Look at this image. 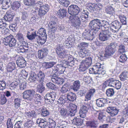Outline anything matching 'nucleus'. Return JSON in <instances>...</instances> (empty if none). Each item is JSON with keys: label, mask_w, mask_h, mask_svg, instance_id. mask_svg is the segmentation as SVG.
<instances>
[{"label": "nucleus", "mask_w": 128, "mask_h": 128, "mask_svg": "<svg viewBox=\"0 0 128 128\" xmlns=\"http://www.w3.org/2000/svg\"><path fill=\"white\" fill-rule=\"evenodd\" d=\"M36 6L40 8L38 9V7L35 8L36 12V11H38V14L40 17L44 16L48 12L49 10V6L48 4H43V3L41 2H38L35 4Z\"/></svg>", "instance_id": "f257e3e1"}, {"label": "nucleus", "mask_w": 128, "mask_h": 128, "mask_svg": "<svg viewBox=\"0 0 128 128\" xmlns=\"http://www.w3.org/2000/svg\"><path fill=\"white\" fill-rule=\"evenodd\" d=\"M103 65L104 64H101L100 63H96L92 68L89 69V73L91 74L104 75L105 73V71L103 70Z\"/></svg>", "instance_id": "f03ea898"}, {"label": "nucleus", "mask_w": 128, "mask_h": 128, "mask_svg": "<svg viewBox=\"0 0 128 128\" xmlns=\"http://www.w3.org/2000/svg\"><path fill=\"white\" fill-rule=\"evenodd\" d=\"M35 93V91L33 89L25 90L22 93L23 98L33 102H34V99L32 96H34Z\"/></svg>", "instance_id": "7ed1b4c3"}, {"label": "nucleus", "mask_w": 128, "mask_h": 128, "mask_svg": "<svg viewBox=\"0 0 128 128\" xmlns=\"http://www.w3.org/2000/svg\"><path fill=\"white\" fill-rule=\"evenodd\" d=\"M56 51L58 56L60 58H64L67 56L66 53L63 48V45L62 44H58L56 46Z\"/></svg>", "instance_id": "20e7f679"}, {"label": "nucleus", "mask_w": 128, "mask_h": 128, "mask_svg": "<svg viewBox=\"0 0 128 128\" xmlns=\"http://www.w3.org/2000/svg\"><path fill=\"white\" fill-rule=\"evenodd\" d=\"M68 12L69 14L72 16H76L80 12V8L76 5H72L68 7Z\"/></svg>", "instance_id": "39448f33"}, {"label": "nucleus", "mask_w": 128, "mask_h": 128, "mask_svg": "<svg viewBox=\"0 0 128 128\" xmlns=\"http://www.w3.org/2000/svg\"><path fill=\"white\" fill-rule=\"evenodd\" d=\"M99 25L98 24H89V26L90 28L92 30H94V31H98L100 28L101 25V28L102 30H108V28L109 27V24H104L103 26L102 24Z\"/></svg>", "instance_id": "423d86ee"}, {"label": "nucleus", "mask_w": 128, "mask_h": 128, "mask_svg": "<svg viewBox=\"0 0 128 128\" xmlns=\"http://www.w3.org/2000/svg\"><path fill=\"white\" fill-rule=\"evenodd\" d=\"M67 107H68V116H74L77 111V106L75 104L70 103Z\"/></svg>", "instance_id": "0eeeda50"}, {"label": "nucleus", "mask_w": 128, "mask_h": 128, "mask_svg": "<svg viewBox=\"0 0 128 128\" xmlns=\"http://www.w3.org/2000/svg\"><path fill=\"white\" fill-rule=\"evenodd\" d=\"M96 34L94 31H91L88 30H86L82 34L83 37L86 40H92L95 36Z\"/></svg>", "instance_id": "6e6552de"}, {"label": "nucleus", "mask_w": 128, "mask_h": 128, "mask_svg": "<svg viewBox=\"0 0 128 128\" xmlns=\"http://www.w3.org/2000/svg\"><path fill=\"white\" fill-rule=\"evenodd\" d=\"M56 96V93L54 92L47 93L44 97L45 100H47L49 104H52L55 100Z\"/></svg>", "instance_id": "1a4fd4ad"}, {"label": "nucleus", "mask_w": 128, "mask_h": 128, "mask_svg": "<svg viewBox=\"0 0 128 128\" xmlns=\"http://www.w3.org/2000/svg\"><path fill=\"white\" fill-rule=\"evenodd\" d=\"M110 32L108 30L102 31L100 32L99 35V39L103 41L107 40L110 37Z\"/></svg>", "instance_id": "9d476101"}, {"label": "nucleus", "mask_w": 128, "mask_h": 128, "mask_svg": "<svg viewBox=\"0 0 128 128\" xmlns=\"http://www.w3.org/2000/svg\"><path fill=\"white\" fill-rule=\"evenodd\" d=\"M106 111L110 115L112 116H114L117 115L119 110L116 107L109 106L107 108Z\"/></svg>", "instance_id": "9b49d317"}, {"label": "nucleus", "mask_w": 128, "mask_h": 128, "mask_svg": "<svg viewBox=\"0 0 128 128\" xmlns=\"http://www.w3.org/2000/svg\"><path fill=\"white\" fill-rule=\"evenodd\" d=\"M54 71L55 74L58 75H59L63 73L65 71L64 68L62 67L61 64H58L54 66Z\"/></svg>", "instance_id": "f8f14e48"}, {"label": "nucleus", "mask_w": 128, "mask_h": 128, "mask_svg": "<svg viewBox=\"0 0 128 128\" xmlns=\"http://www.w3.org/2000/svg\"><path fill=\"white\" fill-rule=\"evenodd\" d=\"M48 50L46 48H44L38 51V56L39 58H43L45 57L48 54Z\"/></svg>", "instance_id": "ddd939ff"}, {"label": "nucleus", "mask_w": 128, "mask_h": 128, "mask_svg": "<svg viewBox=\"0 0 128 128\" xmlns=\"http://www.w3.org/2000/svg\"><path fill=\"white\" fill-rule=\"evenodd\" d=\"M96 101V105L99 107L104 106L105 104L107 102V99L106 98H99Z\"/></svg>", "instance_id": "4468645a"}, {"label": "nucleus", "mask_w": 128, "mask_h": 128, "mask_svg": "<svg viewBox=\"0 0 128 128\" xmlns=\"http://www.w3.org/2000/svg\"><path fill=\"white\" fill-rule=\"evenodd\" d=\"M18 66L21 68L24 67L26 66V62L24 58L22 57H19L16 61Z\"/></svg>", "instance_id": "2eb2a0df"}, {"label": "nucleus", "mask_w": 128, "mask_h": 128, "mask_svg": "<svg viewBox=\"0 0 128 128\" xmlns=\"http://www.w3.org/2000/svg\"><path fill=\"white\" fill-rule=\"evenodd\" d=\"M67 13L66 9L60 8L56 14L60 18L62 19L66 16Z\"/></svg>", "instance_id": "dca6fc26"}, {"label": "nucleus", "mask_w": 128, "mask_h": 128, "mask_svg": "<svg viewBox=\"0 0 128 128\" xmlns=\"http://www.w3.org/2000/svg\"><path fill=\"white\" fill-rule=\"evenodd\" d=\"M14 14L11 11L6 12L4 17L5 20L7 22L11 21L14 16Z\"/></svg>", "instance_id": "f3484780"}, {"label": "nucleus", "mask_w": 128, "mask_h": 128, "mask_svg": "<svg viewBox=\"0 0 128 128\" xmlns=\"http://www.w3.org/2000/svg\"><path fill=\"white\" fill-rule=\"evenodd\" d=\"M116 51L111 48V47L107 46L105 49V53L104 54L105 57L108 58L111 56Z\"/></svg>", "instance_id": "a211bd4d"}, {"label": "nucleus", "mask_w": 128, "mask_h": 128, "mask_svg": "<svg viewBox=\"0 0 128 128\" xmlns=\"http://www.w3.org/2000/svg\"><path fill=\"white\" fill-rule=\"evenodd\" d=\"M95 91L96 90L94 89H91L86 94L85 101H86L90 100L91 98L93 97Z\"/></svg>", "instance_id": "6ab92c4d"}, {"label": "nucleus", "mask_w": 128, "mask_h": 128, "mask_svg": "<svg viewBox=\"0 0 128 128\" xmlns=\"http://www.w3.org/2000/svg\"><path fill=\"white\" fill-rule=\"evenodd\" d=\"M36 123L41 128H44L48 125V122L41 118L38 119L36 120Z\"/></svg>", "instance_id": "aec40b11"}, {"label": "nucleus", "mask_w": 128, "mask_h": 128, "mask_svg": "<svg viewBox=\"0 0 128 128\" xmlns=\"http://www.w3.org/2000/svg\"><path fill=\"white\" fill-rule=\"evenodd\" d=\"M45 76L44 73L41 71H40L38 74L36 80L38 83H43Z\"/></svg>", "instance_id": "412c9836"}, {"label": "nucleus", "mask_w": 128, "mask_h": 128, "mask_svg": "<svg viewBox=\"0 0 128 128\" xmlns=\"http://www.w3.org/2000/svg\"><path fill=\"white\" fill-rule=\"evenodd\" d=\"M85 106H83L80 108L79 112L80 116L82 118H84L86 116V113L88 109Z\"/></svg>", "instance_id": "4be33fe9"}, {"label": "nucleus", "mask_w": 128, "mask_h": 128, "mask_svg": "<svg viewBox=\"0 0 128 128\" xmlns=\"http://www.w3.org/2000/svg\"><path fill=\"white\" fill-rule=\"evenodd\" d=\"M46 38L47 36H38L36 38L37 42L39 45H42L45 43Z\"/></svg>", "instance_id": "5701e85b"}, {"label": "nucleus", "mask_w": 128, "mask_h": 128, "mask_svg": "<svg viewBox=\"0 0 128 128\" xmlns=\"http://www.w3.org/2000/svg\"><path fill=\"white\" fill-rule=\"evenodd\" d=\"M78 54L80 56L81 58H84L89 54V51L84 48L82 49H78Z\"/></svg>", "instance_id": "b1692460"}, {"label": "nucleus", "mask_w": 128, "mask_h": 128, "mask_svg": "<svg viewBox=\"0 0 128 128\" xmlns=\"http://www.w3.org/2000/svg\"><path fill=\"white\" fill-rule=\"evenodd\" d=\"M32 97L34 98L35 99L34 100L35 103L38 104L39 106L40 105L42 97L39 94H35Z\"/></svg>", "instance_id": "393cba45"}, {"label": "nucleus", "mask_w": 128, "mask_h": 128, "mask_svg": "<svg viewBox=\"0 0 128 128\" xmlns=\"http://www.w3.org/2000/svg\"><path fill=\"white\" fill-rule=\"evenodd\" d=\"M56 110H59L60 115L66 117L68 116V110L64 108H61L59 106L56 108Z\"/></svg>", "instance_id": "a878e982"}, {"label": "nucleus", "mask_w": 128, "mask_h": 128, "mask_svg": "<svg viewBox=\"0 0 128 128\" xmlns=\"http://www.w3.org/2000/svg\"><path fill=\"white\" fill-rule=\"evenodd\" d=\"M56 62H44L42 63V66L46 69L51 68L56 64Z\"/></svg>", "instance_id": "bb28decb"}, {"label": "nucleus", "mask_w": 128, "mask_h": 128, "mask_svg": "<svg viewBox=\"0 0 128 128\" xmlns=\"http://www.w3.org/2000/svg\"><path fill=\"white\" fill-rule=\"evenodd\" d=\"M10 0H2V8L3 9H6L9 8L11 5Z\"/></svg>", "instance_id": "cd10ccee"}, {"label": "nucleus", "mask_w": 128, "mask_h": 128, "mask_svg": "<svg viewBox=\"0 0 128 128\" xmlns=\"http://www.w3.org/2000/svg\"><path fill=\"white\" fill-rule=\"evenodd\" d=\"M68 100L73 102L76 99V96L75 94L72 92H70L67 94V95Z\"/></svg>", "instance_id": "c85d7f7f"}, {"label": "nucleus", "mask_w": 128, "mask_h": 128, "mask_svg": "<svg viewBox=\"0 0 128 128\" xmlns=\"http://www.w3.org/2000/svg\"><path fill=\"white\" fill-rule=\"evenodd\" d=\"M98 122L97 120L88 121L86 122V125L87 127H96Z\"/></svg>", "instance_id": "c756f323"}, {"label": "nucleus", "mask_w": 128, "mask_h": 128, "mask_svg": "<svg viewBox=\"0 0 128 128\" xmlns=\"http://www.w3.org/2000/svg\"><path fill=\"white\" fill-rule=\"evenodd\" d=\"M14 38L13 36L10 35L4 39L3 42L5 45H8L9 43H10L11 41L12 40V38Z\"/></svg>", "instance_id": "7c9ffc66"}, {"label": "nucleus", "mask_w": 128, "mask_h": 128, "mask_svg": "<svg viewBox=\"0 0 128 128\" xmlns=\"http://www.w3.org/2000/svg\"><path fill=\"white\" fill-rule=\"evenodd\" d=\"M116 80L113 78H110L106 81V84L109 86L114 87Z\"/></svg>", "instance_id": "2f4dec72"}, {"label": "nucleus", "mask_w": 128, "mask_h": 128, "mask_svg": "<svg viewBox=\"0 0 128 128\" xmlns=\"http://www.w3.org/2000/svg\"><path fill=\"white\" fill-rule=\"evenodd\" d=\"M92 58L91 57H88L86 58L85 59L83 60L82 62L88 67L90 66L92 63Z\"/></svg>", "instance_id": "473e14b6"}, {"label": "nucleus", "mask_w": 128, "mask_h": 128, "mask_svg": "<svg viewBox=\"0 0 128 128\" xmlns=\"http://www.w3.org/2000/svg\"><path fill=\"white\" fill-rule=\"evenodd\" d=\"M114 89L109 88L107 89L106 91V94L108 97L110 98H112L114 96Z\"/></svg>", "instance_id": "72a5a7b5"}, {"label": "nucleus", "mask_w": 128, "mask_h": 128, "mask_svg": "<svg viewBox=\"0 0 128 128\" xmlns=\"http://www.w3.org/2000/svg\"><path fill=\"white\" fill-rule=\"evenodd\" d=\"M80 86V82L78 80H76L74 81L73 83L72 86V88L74 90L77 91L79 89Z\"/></svg>", "instance_id": "f704fd0d"}, {"label": "nucleus", "mask_w": 128, "mask_h": 128, "mask_svg": "<svg viewBox=\"0 0 128 128\" xmlns=\"http://www.w3.org/2000/svg\"><path fill=\"white\" fill-rule=\"evenodd\" d=\"M16 68L15 64L13 62H10L7 65V69L8 72H11L14 70Z\"/></svg>", "instance_id": "c9c22d12"}, {"label": "nucleus", "mask_w": 128, "mask_h": 128, "mask_svg": "<svg viewBox=\"0 0 128 128\" xmlns=\"http://www.w3.org/2000/svg\"><path fill=\"white\" fill-rule=\"evenodd\" d=\"M128 72H127L125 71L122 73L120 75V80L122 81H124L128 79Z\"/></svg>", "instance_id": "e433bc0d"}, {"label": "nucleus", "mask_w": 128, "mask_h": 128, "mask_svg": "<svg viewBox=\"0 0 128 128\" xmlns=\"http://www.w3.org/2000/svg\"><path fill=\"white\" fill-rule=\"evenodd\" d=\"M36 80V74L34 72L32 71L28 79V81L30 82H32L35 81Z\"/></svg>", "instance_id": "4c0bfd02"}, {"label": "nucleus", "mask_w": 128, "mask_h": 128, "mask_svg": "<svg viewBox=\"0 0 128 128\" xmlns=\"http://www.w3.org/2000/svg\"><path fill=\"white\" fill-rule=\"evenodd\" d=\"M14 106L16 108L18 109L20 107L21 100L19 98H15L14 100Z\"/></svg>", "instance_id": "58836bf2"}, {"label": "nucleus", "mask_w": 128, "mask_h": 128, "mask_svg": "<svg viewBox=\"0 0 128 128\" xmlns=\"http://www.w3.org/2000/svg\"><path fill=\"white\" fill-rule=\"evenodd\" d=\"M59 3L62 5L66 7H68L70 4L68 0H58Z\"/></svg>", "instance_id": "ea45409f"}, {"label": "nucleus", "mask_w": 128, "mask_h": 128, "mask_svg": "<svg viewBox=\"0 0 128 128\" xmlns=\"http://www.w3.org/2000/svg\"><path fill=\"white\" fill-rule=\"evenodd\" d=\"M37 35H39L40 36H46V33L45 29L43 28H40L38 30L37 33Z\"/></svg>", "instance_id": "a19ab883"}, {"label": "nucleus", "mask_w": 128, "mask_h": 128, "mask_svg": "<svg viewBox=\"0 0 128 128\" xmlns=\"http://www.w3.org/2000/svg\"><path fill=\"white\" fill-rule=\"evenodd\" d=\"M69 89L68 84H66L61 88L60 91L62 93H65L68 91Z\"/></svg>", "instance_id": "79ce46f5"}, {"label": "nucleus", "mask_w": 128, "mask_h": 128, "mask_svg": "<svg viewBox=\"0 0 128 128\" xmlns=\"http://www.w3.org/2000/svg\"><path fill=\"white\" fill-rule=\"evenodd\" d=\"M40 84L37 87V91L40 93H42L45 90V88L43 83H39Z\"/></svg>", "instance_id": "37998d69"}, {"label": "nucleus", "mask_w": 128, "mask_h": 128, "mask_svg": "<svg viewBox=\"0 0 128 128\" xmlns=\"http://www.w3.org/2000/svg\"><path fill=\"white\" fill-rule=\"evenodd\" d=\"M50 21L49 24H60V22L59 21L58 19L55 16H52L50 18Z\"/></svg>", "instance_id": "c03bdc74"}, {"label": "nucleus", "mask_w": 128, "mask_h": 128, "mask_svg": "<svg viewBox=\"0 0 128 128\" xmlns=\"http://www.w3.org/2000/svg\"><path fill=\"white\" fill-rule=\"evenodd\" d=\"M34 124V122L31 120H29L24 124V126L26 128H31Z\"/></svg>", "instance_id": "a18cd8bd"}, {"label": "nucleus", "mask_w": 128, "mask_h": 128, "mask_svg": "<svg viewBox=\"0 0 128 128\" xmlns=\"http://www.w3.org/2000/svg\"><path fill=\"white\" fill-rule=\"evenodd\" d=\"M88 67L82 62L81 65H80L79 68V71L80 72H83L85 71Z\"/></svg>", "instance_id": "49530a36"}, {"label": "nucleus", "mask_w": 128, "mask_h": 128, "mask_svg": "<svg viewBox=\"0 0 128 128\" xmlns=\"http://www.w3.org/2000/svg\"><path fill=\"white\" fill-rule=\"evenodd\" d=\"M20 4L18 2H13L12 5V8L14 10H16L19 8Z\"/></svg>", "instance_id": "de8ad7c7"}, {"label": "nucleus", "mask_w": 128, "mask_h": 128, "mask_svg": "<svg viewBox=\"0 0 128 128\" xmlns=\"http://www.w3.org/2000/svg\"><path fill=\"white\" fill-rule=\"evenodd\" d=\"M20 83V81L18 80L12 82L10 85L11 89L12 90L15 88Z\"/></svg>", "instance_id": "09e8293b"}, {"label": "nucleus", "mask_w": 128, "mask_h": 128, "mask_svg": "<svg viewBox=\"0 0 128 128\" xmlns=\"http://www.w3.org/2000/svg\"><path fill=\"white\" fill-rule=\"evenodd\" d=\"M0 30H1L2 33L4 34L9 32V29L4 26L3 24H0Z\"/></svg>", "instance_id": "8fccbe9b"}, {"label": "nucleus", "mask_w": 128, "mask_h": 128, "mask_svg": "<svg viewBox=\"0 0 128 128\" xmlns=\"http://www.w3.org/2000/svg\"><path fill=\"white\" fill-rule=\"evenodd\" d=\"M68 100L67 95L64 94L61 96L58 100V102L60 103L61 102H65Z\"/></svg>", "instance_id": "3c124183"}, {"label": "nucleus", "mask_w": 128, "mask_h": 128, "mask_svg": "<svg viewBox=\"0 0 128 128\" xmlns=\"http://www.w3.org/2000/svg\"><path fill=\"white\" fill-rule=\"evenodd\" d=\"M48 120L49 127L51 128H54L56 124V122L50 118H49Z\"/></svg>", "instance_id": "603ef678"}, {"label": "nucleus", "mask_w": 128, "mask_h": 128, "mask_svg": "<svg viewBox=\"0 0 128 128\" xmlns=\"http://www.w3.org/2000/svg\"><path fill=\"white\" fill-rule=\"evenodd\" d=\"M50 112L48 111L45 108H43L42 110L41 115L42 116H48Z\"/></svg>", "instance_id": "864d4df0"}, {"label": "nucleus", "mask_w": 128, "mask_h": 128, "mask_svg": "<svg viewBox=\"0 0 128 128\" xmlns=\"http://www.w3.org/2000/svg\"><path fill=\"white\" fill-rule=\"evenodd\" d=\"M71 22L72 24H80L81 21L80 19L78 17L76 18H72L70 20L69 22Z\"/></svg>", "instance_id": "5fc2aeb1"}, {"label": "nucleus", "mask_w": 128, "mask_h": 128, "mask_svg": "<svg viewBox=\"0 0 128 128\" xmlns=\"http://www.w3.org/2000/svg\"><path fill=\"white\" fill-rule=\"evenodd\" d=\"M15 120H14V121ZM14 121L12 118L8 119L7 122V128H12L13 125L12 124V121Z\"/></svg>", "instance_id": "6e6d98bb"}, {"label": "nucleus", "mask_w": 128, "mask_h": 128, "mask_svg": "<svg viewBox=\"0 0 128 128\" xmlns=\"http://www.w3.org/2000/svg\"><path fill=\"white\" fill-rule=\"evenodd\" d=\"M7 101L6 97L4 94H1L0 96V104H5Z\"/></svg>", "instance_id": "4d7b16f0"}, {"label": "nucleus", "mask_w": 128, "mask_h": 128, "mask_svg": "<svg viewBox=\"0 0 128 128\" xmlns=\"http://www.w3.org/2000/svg\"><path fill=\"white\" fill-rule=\"evenodd\" d=\"M24 3L26 5L31 6L34 3V0H24Z\"/></svg>", "instance_id": "13d9d810"}, {"label": "nucleus", "mask_w": 128, "mask_h": 128, "mask_svg": "<svg viewBox=\"0 0 128 128\" xmlns=\"http://www.w3.org/2000/svg\"><path fill=\"white\" fill-rule=\"evenodd\" d=\"M106 117L105 114L102 112H100L98 113V119L100 121H102L105 119Z\"/></svg>", "instance_id": "bf43d9fd"}, {"label": "nucleus", "mask_w": 128, "mask_h": 128, "mask_svg": "<svg viewBox=\"0 0 128 128\" xmlns=\"http://www.w3.org/2000/svg\"><path fill=\"white\" fill-rule=\"evenodd\" d=\"M113 8L112 6H108L106 7L105 11L106 13L110 14L113 12Z\"/></svg>", "instance_id": "052dcab7"}, {"label": "nucleus", "mask_w": 128, "mask_h": 128, "mask_svg": "<svg viewBox=\"0 0 128 128\" xmlns=\"http://www.w3.org/2000/svg\"><path fill=\"white\" fill-rule=\"evenodd\" d=\"M88 44L85 42H82L78 44V49H82V48L87 47Z\"/></svg>", "instance_id": "680f3d73"}, {"label": "nucleus", "mask_w": 128, "mask_h": 128, "mask_svg": "<svg viewBox=\"0 0 128 128\" xmlns=\"http://www.w3.org/2000/svg\"><path fill=\"white\" fill-rule=\"evenodd\" d=\"M38 35H36V32H32L31 34L30 35H28V34L27 36L28 38L30 40H32L34 39L35 37L36 38V36Z\"/></svg>", "instance_id": "e2e57ef3"}, {"label": "nucleus", "mask_w": 128, "mask_h": 128, "mask_svg": "<svg viewBox=\"0 0 128 128\" xmlns=\"http://www.w3.org/2000/svg\"><path fill=\"white\" fill-rule=\"evenodd\" d=\"M127 58L125 54H122L120 57L119 61L122 63L125 62L127 60Z\"/></svg>", "instance_id": "0e129e2a"}, {"label": "nucleus", "mask_w": 128, "mask_h": 128, "mask_svg": "<svg viewBox=\"0 0 128 128\" xmlns=\"http://www.w3.org/2000/svg\"><path fill=\"white\" fill-rule=\"evenodd\" d=\"M28 14L26 11L22 12V16L21 19L23 20H26L28 19Z\"/></svg>", "instance_id": "69168bd1"}, {"label": "nucleus", "mask_w": 128, "mask_h": 128, "mask_svg": "<svg viewBox=\"0 0 128 128\" xmlns=\"http://www.w3.org/2000/svg\"><path fill=\"white\" fill-rule=\"evenodd\" d=\"M50 77L51 78V80L52 82L55 83L56 81L58 78V77L57 76L56 74H54L52 75H50Z\"/></svg>", "instance_id": "338daca9"}, {"label": "nucleus", "mask_w": 128, "mask_h": 128, "mask_svg": "<svg viewBox=\"0 0 128 128\" xmlns=\"http://www.w3.org/2000/svg\"><path fill=\"white\" fill-rule=\"evenodd\" d=\"M16 38L19 41H22L24 40L23 35L20 33H18L16 36Z\"/></svg>", "instance_id": "774afa93"}]
</instances>
